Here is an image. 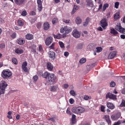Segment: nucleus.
<instances>
[{"mask_svg": "<svg viewBox=\"0 0 125 125\" xmlns=\"http://www.w3.org/2000/svg\"><path fill=\"white\" fill-rule=\"evenodd\" d=\"M106 105L107 107L111 109L112 110L115 108V106L113 104L108 102L107 103Z\"/></svg>", "mask_w": 125, "mask_h": 125, "instance_id": "nucleus-13", "label": "nucleus"}, {"mask_svg": "<svg viewBox=\"0 0 125 125\" xmlns=\"http://www.w3.org/2000/svg\"><path fill=\"white\" fill-rule=\"evenodd\" d=\"M116 52L115 51L111 52L108 56V59H113L116 55Z\"/></svg>", "mask_w": 125, "mask_h": 125, "instance_id": "nucleus-12", "label": "nucleus"}, {"mask_svg": "<svg viewBox=\"0 0 125 125\" xmlns=\"http://www.w3.org/2000/svg\"><path fill=\"white\" fill-rule=\"evenodd\" d=\"M42 76L44 78H45L48 82L51 83H52L54 81L55 79L54 75L53 73H50L46 72L42 74Z\"/></svg>", "mask_w": 125, "mask_h": 125, "instance_id": "nucleus-1", "label": "nucleus"}, {"mask_svg": "<svg viewBox=\"0 0 125 125\" xmlns=\"http://www.w3.org/2000/svg\"><path fill=\"white\" fill-rule=\"evenodd\" d=\"M105 107L103 105H102L101 107V110L102 111L104 112L105 111L104 109Z\"/></svg>", "mask_w": 125, "mask_h": 125, "instance_id": "nucleus-57", "label": "nucleus"}, {"mask_svg": "<svg viewBox=\"0 0 125 125\" xmlns=\"http://www.w3.org/2000/svg\"><path fill=\"white\" fill-rule=\"evenodd\" d=\"M24 0H14V1L17 4L20 5L22 4Z\"/></svg>", "mask_w": 125, "mask_h": 125, "instance_id": "nucleus-23", "label": "nucleus"}, {"mask_svg": "<svg viewBox=\"0 0 125 125\" xmlns=\"http://www.w3.org/2000/svg\"><path fill=\"white\" fill-rule=\"evenodd\" d=\"M15 52L17 54H21L23 53V51L22 49L18 48L15 50Z\"/></svg>", "mask_w": 125, "mask_h": 125, "instance_id": "nucleus-22", "label": "nucleus"}, {"mask_svg": "<svg viewBox=\"0 0 125 125\" xmlns=\"http://www.w3.org/2000/svg\"><path fill=\"white\" fill-rule=\"evenodd\" d=\"M120 16L119 13H116L114 16V18L115 20L118 19L120 17Z\"/></svg>", "mask_w": 125, "mask_h": 125, "instance_id": "nucleus-34", "label": "nucleus"}, {"mask_svg": "<svg viewBox=\"0 0 125 125\" xmlns=\"http://www.w3.org/2000/svg\"><path fill=\"white\" fill-rule=\"evenodd\" d=\"M69 102L70 104H72L74 102V100L73 99L71 98L69 99Z\"/></svg>", "mask_w": 125, "mask_h": 125, "instance_id": "nucleus-50", "label": "nucleus"}, {"mask_svg": "<svg viewBox=\"0 0 125 125\" xmlns=\"http://www.w3.org/2000/svg\"><path fill=\"white\" fill-rule=\"evenodd\" d=\"M23 70L25 72H27L28 71V69L26 67H24V68H22Z\"/></svg>", "mask_w": 125, "mask_h": 125, "instance_id": "nucleus-62", "label": "nucleus"}, {"mask_svg": "<svg viewBox=\"0 0 125 125\" xmlns=\"http://www.w3.org/2000/svg\"><path fill=\"white\" fill-rule=\"evenodd\" d=\"M8 85L6 82L4 81H1L0 82V93L4 94L5 89Z\"/></svg>", "mask_w": 125, "mask_h": 125, "instance_id": "nucleus-3", "label": "nucleus"}, {"mask_svg": "<svg viewBox=\"0 0 125 125\" xmlns=\"http://www.w3.org/2000/svg\"><path fill=\"white\" fill-rule=\"evenodd\" d=\"M120 107H125V101L123 100H122V103L120 105Z\"/></svg>", "mask_w": 125, "mask_h": 125, "instance_id": "nucleus-42", "label": "nucleus"}, {"mask_svg": "<svg viewBox=\"0 0 125 125\" xmlns=\"http://www.w3.org/2000/svg\"><path fill=\"white\" fill-rule=\"evenodd\" d=\"M86 61V59L84 58H82L80 60L79 62L80 63L83 64Z\"/></svg>", "mask_w": 125, "mask_h": 125, "instance_id": "nucleus-35", "label": "nucleus"}, {"mask_svg": "<svg viewBox=\"0 0 125 125\" xmlns=\"http://www.w3.org/2000/svg\"><path fill=\"white\" fill-rule=\"evenodd\" d=\"M2 76L4 78H9L12 75V73L9 70H3L2 73Z\"/></svg>", "mask_w": 125, "mask_h": 125, "instance_id": "nucleus-4", "label": "nucleus"}, {"mask_svg": "<svg viewBox=\"0 0 125 125\" xmlns=\"http://www.w3.org/2000/svg\"><path fill=\"white\" fill-rule=\"evenodd\" d=\"M52 38L51 36L47 37L45 41L46 45H49L52 43Z\"/></svg>", "mask_w": 125, "mask_h": 125, "instance_id": "nucleus-10", "label": "nucleus"}, {"mask_svg": "<svg viewBox=\"0 0 125 125\" xmlns=\"http://www.w3.org/2000/svg\"><path fill=\"white\" fill-rule=\"evenodd\" d=\"M66 113L70 115H71L72 114L70 111V109L69 108H68L66 111Z\"/></svg>", "mask_w": 125, "mask_h": 125, "instance_id": "nucleus-48", "label": "nucleus"}, {"mask_svg": "<svg viewBox=\"0 0 125 125\" xmlns=\"http://www.w3.org/2000/svg\"><path fill=\"white\" fill-rule=\"evenodd\" d=\"M83 44L82 43H79L77 44L76 48L77 49H81L83 48Z\"/></svg>", "mask_w": 125, "mask_h": 125, "instance_id": "nucleus-30", "label": "nucleus"}, {"mask_svg": "<svg viewBox=\"0 0 125 125\" xmlns=\"http://www.w3.org/2000/svg\"><path fill=\"white\" fill-rule=\"evenodd\" d=\"M69 54V53L67 52H65L64 53V55L66 57H67Z\"/></svg>", "mask_w": 125, "mask_h": 125, "instance_id": "nucleus-61", "label": "nucleus"}, {"mask_svg": "<svg viewBox=\"0 0 125 125\" xmlns=\"http://www.w3.org/2000/svg\"><path fill=\"white\" fill-rule=\"evenodd\" d=\"M115 29L121 33L125 34V29L123 28L120 24H119L118 25H117Z\"/></svg>", "mask_w": 125, "mask_h": 125, "instance_id": "nucleus-6", "label": "nucleus"}, {"mask_svg": "<svg viewBox=\"0 0 125 125\" xmlns=\"http://www.w3.org/2000/svg\"><path fill=\"white\" fill-rule=\"evenodd\" d=\"M79 8V7L76 5H74L73 6V11L72 13V14H73Z\"/></svg>", "mask_w": 125, "mask_h": 125, "instance_id": "nucleus-21", "label": "nucleus"}, {"mask_svg": "<svg viewBox=\"0 0 125 125\" xmlns=\"http://www.w3.org/2000/svg\"><path fill=\"white\" fill-rule=\"evenodd\" d=\"M96 52H101L102 50V49L100 47H98L96 48Z\"/></svg>", "mask_w": 125, "mask_h": 125, "instance_id": "nucleus-40", "label": "nucleus"}, {"mask_svg": "<svg viewBox=\"0 0 125 125\" xmlns=\"http://www.w3.org/2000/svg\"><path fill=\"white\" fill-rule=\"evenodd\" d=\"M36 46L34 44L32 45L31 47V50L33 52H36Z\"/></svg>", "mask_w": 125, "mask_h": 125, "instance_id": "nucleus-26", "label": "nucleus"}, {"mask_svg": "<svg viewBox=\"0 0 125 125\" xmlns=\"http://www.w3.org/2000/svg\"><path fill=\"white\" fill-rule=\"evenodd\" d=\"M103 119L105 120L108 124H111V121L110 119L109 116L108 115H105L103 117Z\"/></svg>", "mask_w": 125, "mask_h": 125, "instance_id": "nucleus-14", "label": "nucleus"}, {"mask_svg": "<svg viewBox=\"0 0 125 125\" xmlns=\"http://www.w3.org/2000/svg\"><path fill=\"white\" fill-rule=\"evenodd\" d=\"M59 43L61 47L62 48H64V44L62 42H59Z\"/></svg>", "mask_w": 125, "mask_h": 125, "instance_id": "nucleus-47", "label": "nucleus"}, {"mask_svg": "<svg viewBox=\"0 0 125 125\" xmlns=\"http://www.w3.org/2000/svg\"><path fill=\"white\" fill-rule=\"evenodd\" d=\"M37 50L41 52L42 50V48L41 45H39L38 47L37 48Z\"/></svg>", "mask_w": 125, "mask_h": 125, "instance_id": "nucleus-44", "label": "nucleus"}, {"mask_svg": "<svg viewBox=\"0 0 125 125\" xmlns=\"http://www.w3.org/2000/svg\"><path fill=\"white\" fill-rule=\"evenodd\" d=\"M87 5L89 6L92 7L93 6V3L92 0H87Z\"/></svg>", "mask_w": 125, "mask_h": 125, "instance_id": "nucleus-27", "label": "nucleus"}, {"mask_svg": "<svg viewBox=\"0 0 125 125\" xmlns=\"http://www.w3.org/2000/svg\"><path fill=\"white\" fill-rule=\"evenodd\" d=\"M116 96L114 94L110 93H108L106 95V97H108L109 98L113 100H116Z\"/></svg>", "mask_w": 125, "mask_h": 125, "instance_id": "nucleus-9", "label": "nucleus"}, {"mask_svg": "<svg viewBox=\"0 0 125 125\" xmlns=\"http://www.w3.org/2000/svg\"><path fill=\"white\" fill-rule=\"evenodd\" d=\"M27 65V63L26 62H23L22 64V68L25 67Z\"/></svg>", "mask_w": 125, "mask_h": 125, "instance_id": "nucleus-45", "label": "nucleus"}, {"mask_svg": "<svg viewBox=\"0 0 125 125\" xmlns=\"http://www.w3.org/2000/svg\"><path fill=\"white\" fill-rule=\"evenodd\" d=\"M115 82L113 81H111L110 83V86L111 87H113L115 86Z\"/></svg>", "mask_w": 125, "mask_h": 125, "instance_id": "nucleus-41", "label": "nucleus"}, {"mask_svg": "<svg viewBox=\"0 0 125 125\" xmlns=\"http://www.w3.org/2000/svg\"><path fill=\"white\" fill-rule=\"evenodd\" d=\"M101 26L104 29L105 27L107 25V24L105 19H102L100 21Z\"/></svg>", "mask_w": 125, "mask_h": 125, "instance_id": "nucleus-8", "label": "nucleus"}, {"mask_svg": "<svg viewBox=\"0 0 125 125\" xmlns=\"http://www.w3.org/2000/svg\"><path fill=\"white\" fill-rule=\"evenodd\" d=\"M64 29L65 32H67L69 33L71 32L72 31V29L69 27H67V26H65L64 27Z\"/></svg>", "mask_w": 125, "mask_h": 125, "instance_id": "nucleus-17", "label": "nucleus"}, {"mask_svg": "<svg viewBox=\"0 0 125 125\" xmlns=\"http://www.w3.org/2000/svg\"><path fill=\"white\" fill-rule=\"evenodd\" d=\"M109 6V4L107 3H106L104 4L103 7V11H104L107 8H108Z\"/></svg>", "mask_w": 125, "mask_h": 125, "instance_id": "nucleus-32", "label": "nucleus"}, {"mask_svg": "<svg viewBox=\"0 0 125 125\" xmlns=\"http://www.w3.org/2000/svg\"><path fill=\"white\" fill-rule=\"evenodd\" d=\"M110 33L114 35L117 34L118 32L113 28H112L111 30Z\"/></svg>", "mask_w": 125, "mask_h": 125, "instance_id": "nucleus-29", "label": "nucleus"}, {"mask_svg": "<svg viewBox=\"0 0 125 125\" xmlns=\"http://www.w3.org/2000/svg\"><path fill=\"white\" fill-rule=\"evenodd\" d=\"M55 43H52V45L49 46V48L51 49H53L54 48V46L55 45Z\"/></svg>", "mask_w": 125, "mask_h": 125, "instance_id": "nucleus-52", "label": "nucleus"}, {"mask_svg": "<svg viewBox=\"0 0 125 125\" xmlns=\"http://www.w3.org/2000/svg\"><path fill=\"white\" fill-rule=\"evenodd\" d=\"M119 4V2H115V8H118Z\"/></svg>", "mask_w": 125, "mask_h": 125, "instance_id": "nucleus-51", "label": "nucleus"}, {"mask_svg": "<svg viewBox=\"0 0 125 125\" xmlns=\"http://www.w3.org/2000/svg\"><path fill=\"white\" fill-rule=\"evenodd\" d=\"M73 36L75 38H78L80 37L81 35V32L78 31L76 29H75L72 32Z\"/></svg>", "mask_w": 125, "mask_h": 125, "instance_id": "nucleus-5", "label": "nucleus"}, {"mask_svg": "<svg viewBox=\"0 0 125 125\" xmlns=\"http://www.w3.org/2000/svg\"><path fill=\"white\" fill-rule=\"evenodd\" d=\"M5 45L4 43L0 44V49H3L5 48Z\"/></svg>", "mask_w": 125, "mask_h": 125, "instance_id": "nucleus-46", "label": "nucleus"}, {"mask_svg": "<svg viewBox=\"0 0 125 125\" xmlns=\"http://www.w3.org/2000/svg\"><path fill=\"white\" fill-rule=\"evenodd\" d=\"M27 12L25 11H22L21 15L23 16H25L26 15Z\"/></svg>", "mask_w": 125, "mask_h": 125, "instance_id": "nucleus-54", "label": "nucleus"}, {"mask_svg": "<svg viewBox=\"0 0 125 125\" xmlns=\"http://www.w3.org/2000/svg\"><path fill=\"white\" fill-rule=\"evenodd\" d=\"M76 116L74 114H73L71 120V123L72 124H74L76 122Z\"/></svg>", "mask_w": 125, "mask_h": 125, "instance_id": "nucleus-20", "label": "nucleus"}, {"mask_svg": "<svg viewBox=\"0 0 125 125\" xmlns=\"http://www.w3.org/2000/svg\"><path fill=\"white\" fill-rule=\"evenodd\" d=\"M38 9L40 11H41L42 9V5H38Z\"/></svg>", "mask_w": 125, "mask_h": 125, "instance_id": "nucleus-56", "label": "nucleus"}, {"mask_svg": "<svg viewBox=\"0 0 125 125\" xmlns=\"http://www.w3.org/2000/svg\"><path fill=\"white\" fill-rule=\"evenodd\" d=\"M48 120H51L52 122H54L55 121L54 119V118H50Z\"/></svg>", "mask_w": 125, "mask_h": 125, "instance_id": "nucleus-63", "label": "nucleus"}, {"mask_svg": "<svg viewBox=\"0 0 125 125\" xmlns=\"http://www.w3.org/2000/svg\"><path fill=\"white\" fill-rule=\"evenodd\" d=\"M25 37L26 39L27 40H31L33 39V35L32 34H28L26 35Z\"/></svg>", "mask_w": 125, "mask_h": 125, "instance_id": "nucleus-19", "label": "nucleus"}, {"mask_svg": "<svg viewBox=\"0 0 125 125\" xmlns=\"http://www.w3.org/2000/svg\"><path fill=\"white\" fill-rule=\"evenodd\" d=\"M121 115V113L120 112H118L116 115H112L111 116V117L112 120H116L119 118Z\"/></svg>", "mask_w": 125, "mask_h": 125, "instance_id": "nucleus-7", "label": "nucleus"}, {"mask_svg": "<svg viewBox=\"0 0 125 125\" xmlns=\"http://www.w3.org/2000/svg\"><path fill=\"white\" fill-rule=\"evenodd\" d=\"M64 87L66 89L69 86V85L67 84H64Z\"/></svg>", "mask_w": 125, "mask_h": 125, "instance_id": "nucleus-64", "label": "nucleus"}, {"mask_svg": "<svg viewBox=\"0 0 125 125\" xmlns=\"http://www.w3.org/2000/svg\"><path fill=\"white\" fill-rule=\"evenodd\" d=\"M44 29L45 30H47L49 28L50 25L48 22H45L44 24Z\"/></svg>", "mask_w": 125, "mask_h": 125, "instance_id": "nucleus-24", "label": "nucleus"}, {"mask_svg": "<svg viewBox=\"0 0 125 125\" xmlns=\"http://www.w3.org/2000/svg\"><path fill=\"white\" fill-rule=\"evenodd\" d=\"M12 62L15 64L17 63V61L16 58H12Z\"/></svg>", "mask_w": 125, "mask_h": 125, "instance_id": "nucleus-38", "label": "nucleus"}, {"mask_svg": "<svg viewBox=\"0 0 125 125\" xmlns=\"http://www.w3.org/2000/svg\"><path fill=\"white\" fill-rule=\"evenodd\" d=\"M16 42L19 45H23L25 42V40L23 38H20L18 39Z\"/></svg>", "mask_w": 125, "mask_h": 125, "instance_id": "nucleus-11", "label": "nucleus"}, {"mask_svg": "<svg viewBox=\"0 0 125 125\" xmlns=\"http://www.w3.org/2000/svg\"><path fill=\"white\" fill-rule=\"evenodd\" d=\"M30 14L32 15H36V12L34 11H32L30 12Z\"/></svg>", "mask_w": 125, "mask_h": 125, "instance_id": "nucleus-49", "label": "nucleus"}, {"mask_svg": "<svg viewBox=\"0 0 125 125\" xmlns=\"http://www.w3.org/2000/svg\"><path fill=\"white\" fill-rule=\"evenodd\" d=\"M53 36L55 39H60L62 37V35L60 33H58L56 35L53 34Z\"/></svg>", "mask_w": 125, "mask_h": 125, "instance_id": "nucleus-25", "label": "nucleus"}, {"mask_svg": "<svg viewBox=\"0 0 125 125\" xmlns=\"http://www.w3.org/2000/svg\"><path fill=\"white\" fill-rule=\"evenodd\" d=\"M75 21L77 24H80L82 20L79 17H78L76 19Z\"/></svg>", "mask_w": 125, "mask_h": 125, "instance_id": "nucleus-28", "label": "nucleus"}, {"mask_svg": "<svg viewBox=\"0 0 125 125\" xmlns=\"http://www.w3.org/2000/svg\"><path fill=\"white\" fill-rule=\"evenodd\" d=\"M121 122L119 121H118L117 122L115 123L113 125H119L121 124Z\"/></svg>", "mask_w": 125, "mask_h": 125, "instance_id": "nucleus-58", "label": "nucleus"}, {"mask_svg": "<svg viewBox=\"0 0 125 125\" xmlns=\"http://www.w3.org/2000/svg\"><path fill=\"white\" fill-rule=\"evenodd\" d=\"M89 18H87L85 20V21L83 23V25L84 26H86L89 22Z\"/></svg>", "mask_w": 125, "mask_h": 125, "instance_id": "nucleus-31", "label": "nucleus"}, {"mask_svg": "<svg viewBox=\"0 0 125 125\" xmlns=\"http://www.w3.org/2000/svg\"><path fill=\"white\" fill-rule=\"evenodd\" d=\"M65 31L64 27H62L60 30V32L61 33H63Z\"/></svg>", "mask_w": 125, "mask_h": 125, "instance_id": "nucleus-60", "label": "nucleus"}, {"mask_svg": "<svg viewBox=\"0 0 125 125\" xmlns=\"http://www.w3.org/2000/svg\"><path fill=\"white\" fill-rule=\"evenodd\" d=\"M37 3L38 5H42V1L41 0H37Z\"/></svg>", "mask_w": 125, "mask_h": 125, "instance_id": "nucleus-53", "label": "nucleus"}, {"mask_svg": "<svg viewBox=\"0 0 125 125\" xmlns=\"http://www.w3.org/2000/svg\"><path fill=\"white\" fill-rule=\"evenodd\" d=\"M38 76L37 75H35L33 77V79L35 81H36L38 79Z\"/></svg>", "mask_w": 125, "mask_h": 125, "instance_id": "nucleus-59", "label": "nucleus"}, {"mask_svg": "<svg viewBox=\"0 0 125 125\" xmlns=\"http://www.w3.org/2000/svg\"><path fill=\"white\" fill-rule=\"evenodd\" d=\"M18 24L19 26H22L24 24L23 22L21 20H18L17 21Z\"/></svg>", "mask_w": 125, "mask_h": 125, "instance_id": "nucleus-33", "label": "nucleus"}, {"mask_svg": "<svg viewBox=\"0 0 125 125\" xmlns=\"http://www.w3.org/2000/svg\"><path fill=\"white\" fill-rule=\"evenodd\" d=\"M59 90L58 86L57 85L52 86L51 88V91L52 92H55Z\"/></svg>", "mask_w": 125, "mask_h": 125, "instance_id": "nucleus-16", "label": "nucleus"}, {"mask_svg": "<svg viewBox=\"0 0 125 125\" xmlns=\"http://www.w3.org/2000/svg\"><path fill=\"white\" fill-rule=\"evenodd\" d=\"M84 99L85 100H88L89 99H90L91 98V97L90 96H88V95H85Z\"/></svg>", "mask_w": 125, "mask_h": 125, "instance_id": "nucleus-37", "label": "nucleus"}, {"mask_svg": "<svg viewBox=\"0 0 125 125\" xmlns=\"http://www.w3.org/2000/svg\"><path fill=\"white\" fill-rule=\"evenodd\" d=\"M47 69L49 71H52L53 68L52 65L50 62H47Z\"/></svg>", "mask_w": 125, "mask_h": 125, "instance_id": "nucleus-18", "label": "nucleus"}, {"mask_svg": "<svg viewBox=\"0 0 125 125\" xmlns=\"http://www.w3.org/2000/svg\"><path fill=\"white\" fill-rule=\"evenodd\" d=\"M69 33H68L67 32H65V33L63 34L62 36L63 38H65L66 37V35Z\"/></svg>", "mask_w": 125, "mask_h": 125, "instance_id": "nucleus-55", "label": "nucleus"}, {"mask_svg": "<svg viewBox=\"0 0 125 125\" xmlns=\"http://www.w3.org/2000/svg\"><path fill=\"white\" fill-rule=\"evenodd\" d=\"M16 36V33L15 32L13 33L10 35V37L14 39L15 38Z\"/></svg>", "mask_w": 125, "mask_h": 125, "instance_id": "nucleus-39", "label": "nucleus"}, {"mask_svg": "<svg viewBox=\"0 0 125 125\" xmlns=\"http://www.w3.org/2000/svg\"><path fill=\"white\" fill-rule=\"evenodd\" d=\"M49 57L52 59H54L55 58V53L53 51H50L49 53Z\"/></svg>", "mask_w": 125, "mask_h": 125, "instance_id": "nucleus-15", "label": "nucleus"}, {"mask_svg": "<svg viewBox=\"0 0 125 125\" xmlns=\"http://www.w3.org/2000/svg\"><path fill=\"white\" fill-rule=\"evenodd\" d=\"M58 21V19L57 18H54L52 21V23L54 24H55V23L57 22Z\"/></svg>", "mask_w": 125, "mask_h": 125, "instance_id": "nucleus-43", "label": "nucleus"}, {"mask_svg": "<svg viewBox=\"0 0 125 125\" xmlns=\"http://www.w3.org/2000/svg\"><path fill=\"white\" fill-rule=\"evenodd\" d=\"M72 110V112L75 114L82 113L83 112L85 111L84 109L81 107H73Z\"/></svg>", "mask_w": 125, "mask_h": 125, "instance_id": "nucleus-2", "label": "nucleus"}, {"mask_svg": "<svg viewBox=\"0 0 125 125\" xmlns=\"http://www.w3.org/2000/svg\"><path fill=\"white\" fill-rule=\"evenodd\" d=\"M70 94L72 95L73 96H75L76 95L75 92L73 90H72L70 91Z\"/></svg>", "mask_w": 125, "mask_h": 125, "instance_id": "nucleus-36", "label": "nucleus"}]
</instances>
